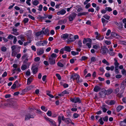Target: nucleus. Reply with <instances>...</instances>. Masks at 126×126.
Here are the masks:
<instances>
[{"mask_svg": "<svg viewBox=\"0 0 126 126\" xmlns=\"http://www.w3.org/2000/svg\"><path fill=\"white\" fill-rule=\"evenodd\" d=\"M71 79H73V80H77V82L79 83L82 82V79H79L80 76L78 74H71L70 76Z\"/></svg>", "mask_w": 126, "mask_h": 126, "instance_id": "nucleus-1", "label": "nucleus"}, {"mask_svg": "<svg viewBox=\"0 0 126 126\" xmlns=\"http://www.w3.org/2000/svg\"><path fill=\"white\" fill-rule=\"evenodd\" d=\"M47 43V42L46 40L40 41L37 42L36 43V45L37 46H46Z\"/></svg>", "mask_w": 126, "mask_h": 126, "instance_id": "nucleus-2", "label": "nucleus"}, {"mask_svg": "<svg viewBox=\"0 0 126 126\" xmlns=\"http://www.w3.org/2000/svg\"><path fill=\"white\" fill-rule=\"evenodd\" d=\"M77 14L76 13L73 12L71 13L68 17V20L69 21H71L75 19V17L77 16Z\"/></svg>", "mask_w": 126, "mask_h": 126, "instance_id": "nucleus-3", "label": "nucleus"}, {"mask_svg": "<svg viewBox=\"0 0 126 126\" xmlns=\"http://www.w3.org/2000/svg\"><path fill=\"white\" fill-rule=\"evenodd\" d=\"M70 100L71 101L75 103H79L81 102V100L79 97H75L74 98L71 97Z\"/></svg>", "mask_w": 126, "mask_h": 126, "instance_id": "nucleus-4", "label": "nucleus"}, {"mask_svg": "<svg viewBox=\"0 0 126 126\" xmlns=\"http://www.w3.org/2000/svg\"><path fill=\"white\" fill-rule=\"evenodd\" d=\"M101 90V91L99 93L101 97H102L103 96H104L106 95V90L105 89L103 88Z\"/></svg>", "mask_w": 126, "mask_h": 126, "instance_id": "nucleus-5", "label": "nucleus"}, {"mask_svg": "<svg viewBox=\"0 0 126 126\" xmlns=\"http://www.w3.org/2000/svg\"><path fill=\"white\" fill-rule=\"evenodd\" d=\"M43 31L42 30L40 32H38L35 34V36H39L40 35H41L40 38V40H42L43 39Z\"/></svg>", "mask_w": 126, "mask_h": 126, "instance_id": "nucleus-6", "label": "nucleus"}, {"mask_svg": "<svg viewBox=\"0 0 126 126\" xmlns=\"http://www.w3.org/2000/svg\"><path fill=\"white\" fill-rule=\"evenodd\" d=\"M33 118L34 117L32 115L28 113L25 115V121H26L29 120L31 118Z\"/></svg>", "mask_w": 126, "mask_h": 126, "instance_id": "nucleus-7", "label": "nucleus"}, {"mask_svg": "<svg viewBox=\"0 0 126 126\" xmlns=\"http://www.w3.org/2000/svg\"><path fill=\"white\" fill-rule=\"evenodd\" d=\"M48 62L50 64H54L56 63L55 59L52 57H49L48 59Z\"/></svg>", "mask_w": 126, "mask_h": 126, "instance_id": "nucleus-8", "label": "nucleus"}, {"mask_svg": "<svg viewBox=\"0 0 126 126\" xmlns=\"http://www.w3.org/2000/svg\"><path fill=\"white\" fill-rule=\"evenodd\" d=\"M111 37L115 38H118L120 37V36L117 33L114 32H112L111 33Z\"/></svg>", "mask_w": 126, "mask_h": 126, "instance_id": "nucleus-9", "label": "nucleus"}, {"mask_svg": "<svg viewBox=\"0 0 126 126\" xmlns=\"http://www.w3.org/2000/svg\"><path fill=\"white\" fill-rule=\"evenodd\" d=\"M101 51L102 54H104L106 53L107 52H108V50L107 48L105 46L101 49Z\"/></svg>", "mask_w": 126, "mask_h": 126, "instance_id": "nucleus-10", "label": "nucleus"}, {"mask_svg": "<svg viewBox=\"0 0 126 126\" xmlns=\"http://www.w3.org/2000/svg\"><path fill=\"white\" fill-rule=\"evenodd\" d=\"M34 87V86H33L31 85L30 86L28 87H27L26 88L24 89L23 90V92H25L28 91L30 90H31Z\"/></svg>", "mask_w": 126, "mask_h": 126, "instance_id": "nucleus-11", "label": "nucleus"}, {"mask_svg": "<svg viewBox=\"0 0 126 126\" xmlns=\"http://www.w3.org/2000/svg\"><path fill=\"white\" fill-rule=\"evenodd\" d=\"M66 13V11L64 9H62L60 11L58 12L57 13V14L58 15H63L65 14Z\"/></svg>", "mask_w": 126, "mask_h": 126, "instance_id": "nucleus-12", "label": "nucleus"}, {"mask_svg": "<svg viewBox=\"0 0 126 126\" xmlns=\"http://www.w3.org/2000/svg\"><path fill=\"white\" fill-rule=\"evenodd\" d=\"M101 88L100 87L98 86H95L94 89V91L96 92H97L101 90Z\"/></svg>", "mask_w": 126, "mask_h": 126, "instance_id": "nucleus-13", "label": "nucleus"}, {"mask_svg": "<svg viewBox=\"0 0 126 126\" xmlns=\"http://www.w3.org/2000/svg\"><path fill=\"white\" fill-rule=\"evenodd\" d=\"M92 41L91 39L90 38H88L87 39L84 38L83 42V44H84L86 43L87 42L91 43Z\"/></svg>", "mask_w": 126, "mask_h": 126, "instance_id": "nucleus-14", "label": "nucleus"}, {"mask_svg": "<svg viewBox=\"0 0 126 126\" xmlns=\"http://www.w3.org/2000/svg\"><path fill=\"white\" fill-rule=\"evenodd\" d=\"M68 40H69L70 41L73 42L74 41V38L73 36L71 34H70L68 36Z\"/></svg>", "mask_w": 126, "mask_h": 126, "instance_id": "nucleus-15", "label": "nucleus"}, {"mask_svg": "<svg viewBox=\"0 0 126 126\" xmlns=\"http://www.w3.org/2000/svg\"><path fill=\"white\" fill-rule=\"evenodd\" d=\"M63 48L64 50L66 52H70L71 51V49L69 46H65Z\"/></svg>", "mask_w": 126, "mask_h": 126, "instance_id": "nucleus-16", "label": "nucleus"}, {"mask_svg": "<svg viewBox=\"0 0 126 126\" xmlns=\"http://www.w3.org/2000/svg\"><path fill=\"white\" fill-rule=\"evenodd\" d=\"M124 108L123 106L119 105L116 108V111L117 112H119L121 109Z\"/></svg>", "mask_w": 126, "mask_h": 126, "instance_id": "nucleus-17", "label": "nucleus"}, {"mask_svg": "<svg viewBox=\"0 0 126 126\" xmlns=\"http://www.w3.org/2000/svg\"><path fill=\"white\" fill-rule=\"evenodd\" d=\"M48 122H50V124L52 125H54L55 126H56L55 122L53 120L50 119L49 120H48Z\"/></svg>", "mask_w": 126, "mask_h": 126, "instance_id": "nucleus-18", "label": "nucleus"}, {"mask_svg": "<svg viewBox=\"0 0 126 126\" xmlns=\"http://www.w3.org/2000/svg\"><path fill=\"white\" fill-rule=\"evenodd\" d=\"M106 69L108 71L111 70V71H113L114 69V66H112L110 67L107 66L106 67Z\"/></svg>", "mask_w": 126, "mask_h": 126, "instance_id": "nucleus-19", "label": "nucleus"}, {"mask_svg": "<svg viewBox=\"0 0 126 126\" xmlns=\"http://www.w3.org/2000/svg\"><path fill=\"white\" fill-rule=\"evenodd\" d=\"M115 62H114V65L115 66V68H118V67L119 63L118 62L116 59L115 58L114 59Z\"/></svg>", "mask_w": 126, "mask_h": 126, "instance_id": "nucleus-20", "label": "nucleus"}, {"mask_svg": "<svg viewBox=\"0 0 126 126\" xmlns=\"http://www.w3.org/2000/svg\"><path fill=\"white\" fill-rule=\"evenodd\" d=\"M18 83V81L17 80H16L14 82L13 85L11 86V88L13 89H15L16 88V84L17 83Z\"/></svg>", "mask_w": 126, "mask_h": 126, "instance_id": "nucleus-21", "label": "nucleus"}, {"mask_svg": "<svg viewBox=\"0 0 126 126\" xmlns=\"http://www.w3.org/2000/svg\"><path fill=\"white\" fill-rule=\"evenodd\" d=\"M113 92V90L111 89H110L106 90V95H109L110 94Z\"/></svg>", "mask_w": 126, "mask_h": 126, "instance_id": "nucleus-22", "label": "nucleus"}, {"mask_svg": "<svg viewBox=\"0 0 126 126\" xmlns=\"http://www.w3.org/2000/svg\"><path fill=\"white\" fill-rule=\"evenodd\" d=\"M12 30L14 32L12 34L16 35H18L19 33L18 32H17V30L16 29H14L13 28Z\"/></svg>", "mask_w": 126, "mask_h": 126, "instance_id": "nucleus-23", "label": "nucleus"}, {"mask_svg": "<svg viewBox=\"0 0 126 126\" xmlns=\"http://www.w3.org/2000/svg\"><path fill=\"white\" fill-rule=\"evenodd\" d=\"M69 36V34L66 33L63 34V35H61V37L62 38H63L64 39H66Z\"/></svg>", "mask_w": 126, "mask_h": 126, "instance_id": "nucleus-24", "label": "nucleus"}, {"mask_svg": "<svg viewBox=\"0 0 126 126\" xmlns=\"http://www.w3.org/2000/svg\"><path fill=\"white\" fill-rule=\"evenodd\" d=\"M88 14V12H83L82 13H79L78 14V16H79L82 15H84L86 14Z\"/></svg>", "mask_w": 126, "mask_h": 126, "instance_id": "nucleus-25", "label": "nucleus"}, {"mask_svg": "<svg viewBox=\"0 0 126 126\" xmlns=\"http://www.w3.org/2000/svg\"><path fill=\"white\" fill-rule=\"evenodd\" d=\"M64 121L67 124H68L72 122L71 120L70 119L68 118H65Z\"/></svg>", "mask_w": 126, "mask_h": 126, "instance_id": "nucleus-26", "label": "nucleus"}, {"mask_svg": "<svg viewBox=\"0 0 126 126\" xmlns=\"http://www.w3.org/2000/svg\"><path fill=\"white\" fill-rule=\"evenodd\" d=\"M119 25L118 26V29L119 30H121L123 28V25L122 23L121 22L119 23Z\"/></svg>", "mask_w": 126, "mask_h": 126, "instance_id": "nucleus-27", "label": "nucleus"}, {"mask_svg": "<svg viewBox=\"0 0 126 126\" xmlns=\"http://www.w3.org/2000/svg\"><path fill=\"white\" fill-rule=\"evenodd\" d=\"M49 34V30L48 28L46 29L44 31H43V34Z\"/></svg>", "mask_w": 126, "mask_h": 126, "instance_id": "nucleus-28", "label": "nucleus"}, {"mask_svg": "<svg viewBox=\"0 0 126 126\" xmlns=\"http://www.w3.org/2000/svg\"><path fill=\"white\" fill-rule=\"evenodd\" d=\"M18 37L19 38L21 39V40L22 41H24L25 40L24 39V35L21 34L18 36Z\"/></svg>", "mask_w": 126, "mask_h": 126, "instance_id": "nucleus-29", "label": "nucleus"}, {"mask_svg": "<svg viewBox=\"0 0 126 126\" xmlns=\"http://www.w3.org/2000/svg\"><path fill=\"white\" fill-rule=\"evenodd\" d=\"M17 47L16 45H14L12 46L11 48L12 49V51H16V49H18V47Z\"/></svg>", "mask_w": 126, "mask_h": 126, "instance_id": "nucleus-30", "label": "nucleus"}, {"mask_svg": "<svg viewBox=\"0 0 126 126\" xmlns=\"http://www.w3.org/2000/svg\"><path fill=\"white\" fill-rule=\"evenodd\" d=\"M19 52V50L18 49L17 52L15 51H12V56H15L17 54V52Z\"/></svg>", "mask_w": 126, "mask_h": 126, "instance_id": "nucleus-31", "label": "nucleus"}, {"mask_svg": "<svg viewBox=\"0 0 126 126\" xmlns=\"http://www.w3.org/2000/svg\"><path fill=\"white\" fill-rule=\"evenodd\" d=\"M106 106L105 105H104L102 106V107H101V108L102 110L104 112H105L107 111V109L105 108Z\"/></svg>", "mask_w": 126, "mask_h": 126, "instance_id": "nucleus-32", "label": "nucleus"}, {"mask_svg": "<svg viewBox=\"0 0 126 126\" xmlns=\"http://www.w3.org/2000/svg\"><path fill=\"white\" fill-rule=\"evenodd\" d=\"M38 70V68L37 67H36L33 69L32 70V72L34 74H36Z\"/></svg>", "mask_w": 126, "mask_h": 126, "instance_id": "nucleus-33", "label": "nucleus"}, {"mask_svg": "<svg viewBox=\"0 0 126 126\" xmlns=\"http://www.w3.org/2000/svg\"><path fill=\"white\" fill-rule=\"evenodd\" d=\"M102 62L104 64H106L107 65H110V63L105 59H104L102 61Z\"/></svg>", "mask_w": 126, "mask_h": 126, "instance_id": "nucleus-34", "label": "nucleus"}, {"mask_svg": "<svg viewBox=\"0 0 126 126\" xmlns=\"http://www.w3.org/2000/svg\"><path fill=\"white\" fill-rule=\"evenodd\" d=\"M44 52V50L43 49H41L39 51L37 52V54L39 55H40L43 53Z\"/></svg>", "mask_w": 126, "mask_h": 126, "instance_id": "nucleus-35", "label": "nucleus"}, {"mask_svg": "<svg viewBox=\"0 0 126 126\" xmlns=\"http://www.w3.org/2000/svg\"><path fill=\"white\" fill-rule=\"evenodd\" d=\"M97 39L99 40H103L104 38L103 37H101L100 35L96 36L95 37Z\"/></svg>", "mask_w": 126, "mask_h": 126, "instance_id": "nucleus-36", "label": "nucleus"}, {"mask_svg": "<svg viewBox=\"0 0 126 126\" xmlns=\"http://www.w3.org/2000/svg\"><path fill=\"white\" fill-rule=\"evenodd\" d=\"M102 22L103 24V25L104 23H107L108 22V21L106 20L105 19L103 18H102L101 19Z\"/></svg>", "mask_w": 126, "mask_h": 126, "instance_id": "nucleus-37", "label": "nucleus"}, {"mask_svg": "<svg viewBox=\"0 0 126 126\" xmlns=\"http://www.w3.org/2000/svg\"><path fill=\"white\" fill-rule=\"evenodd\" d=\"M32 81V78H28L27 79V84L29 85Z\"/></svg>", "mask_w": 126, "mask_h": 126, "instance_id": "nucleus-38", "label": "nucleus"}, {"mask_svg": "<svg viewBox=\"0 0 126 126\" xmlns=\"http://www.w3.org/2000/svg\"><path fill=\"white\" fill-rule=\"evenodd\" d=\"M47 93L46 94L48 96L51 98H53L54 97V96L53 95L49 94L50 92L49 91H47Z\"/></svg>", "mask_w": 126, "mask_h": 126, "instance_id": "nucleus-39", "label": "nucleus"}, {"mask_svg": "<svg viewBox=\"0 0 126 126\" xmlns=\"http://www.w3.org/2000/svg\"><path fill=\"white\" fill-rule=\"evenodd\" d=\"M57 65L58 66L60 67H63L64 65L63 64L60 62H58L57 63Z\"/></svg>", "mask_w": 126, "mask_h": 126, "instance_id": "nucleus-40", "label": "nucleus"}, {"mask_svg": "<svg viewBox=\"0 0 126 126\" xmlns=\"http://www.w3.org/2000/svg\"><path fill=\"white\" fill-rule=\"evenodd\" d=\"M39 4V2L37 0H35L33 1V4L35 6H37Z\"/></svg>", "mask_w": 126, "mask_h": 126, "instance_id": "nucleus-41", "label": "nucleus"}, {"mask_svg": "<svg viewBox=\"0 0 126 126\" xmlns=\"http://www.w3.org/2000/svg\"><path fill=\"white\" fill-rule=\"evenodd\" d=\"M27 68L26 65H22L21 67V69L22 70H25Z\"/></svg>", "mask_w": 126, "mask_h": 126, "instance_id": "nucleus-42", "label": "nucleus"}, {"mask_svg": "<svg viewBox=\"0 0 126 126\" xmlns=\"http://www.w3.org/2000/svg\"><path fill=\"white\" fill-rule=\"evenodd\" d=\"M41 109L45 111H46L47 110V108H46L45 106H43L41 107Z\"/></svg>", "mask_w": 126, "mask_h": 126, "instance_id": "nucleus-43", "label": "nucleus"}, {"mask_svg": "<svg viewBox=\"0 0 126 126\" xmlns=\"http://www.w3.org/2000/svg\"><path fill=\"white\" fill-rule=\"evenodd\" d=\"M103 17L107 20H109L110 18V16L107 14H106L104 15Z\"/></svg>", "mask_w": 126, "mask_h": 126, "instance_id": "nucleus-44", "label": "nucleus"}, {"mask_svg": "<svg viewBox=\"0 0 126 126\" xmlns=\"http://www.w3.org/2000/svg\"><path fill=\"white\" fill-rule=\"evenodd\" d=\"M120 125L121 126H125L126 124H125L123 121H121L120 122Z\"/></svg>", "mask_w": 126, "mask_h": 126, "instance_id": "nucleus-45", "label": "nucleus"}, {"mask_svg": "<svg viewBox=\"0 0 126 126\" xmlns=\"http://www.w3.org/2000/svg\"><path fill=\"white\" fill-rule=\"evenodd\" d=\"M108 117L107 116H106L104 118H103V119L104 121L107 122L108 120Z\"/></svg>", "mask_w": 126, "mask_h": 126, "instance_id": "nucleus-46", "label": "nucleus"}, {"mask_svg": "<svg viewBox=\"0 0 126 126\" xmlns=\"http://www.w3.org/2000/svg\"><path fill=\"white\" fill-rule=\"evenodd\" d=\"M14 36H13L12 35L10 34L8 36L7 39H12Z\"/></svg>", "mask_w": 126, "mask_h": 126, "instance_id": "nucleus-47", "label": "nucleus"}, {"mask_svg": "<svg viewBox=\"0 0 126 126\" xmlns=\"http://www.w3.org/2000/svg\"><path fill=\"white\" fill-rule=\"evenodd\" d=\"M57 57L56 54L55 53H53L51 55L50 57H52V58H56Z\"/></svg>", "mask_w": 126, "mask_h": 126, "instance_id": "nucleus-48", "label": "nucleus"}, {"mask_svg": "<svg viewBox=\"0 0 126 126\" xmlns=\"http://www.w3.org/2000/svg\"><path fill=\"white\" fill-rule=\"evenodd\" d=\"M79 115V114L75 113L73 115V116L74 118H77Z\"/></svg>", "mask_w": 126, "mask_h": 126, "instance_id": "nucleus-49", "label": "nucleus"}, {"mask_svg": "<svg viewBox=\"0 0 126 126\" xmlns=\"http://www.w3.org/2000/svg\"><path fill=\"white\" fill-rule=\"evenodd\" d=\"M115 103V101L114 100H111L109 102V105H113Z\"/></svg>", "mask_w": 126, "mask_h": 126, "instance_id": "nucleus-50", "label": "nucleus"}, {"mask_svg": "<svg viewBox=\"0 0 126 126\" xmlns=\"http://www.w3.org/2000/svg\"><path fill=\"white\" fill-rule=\"evenodd\" d=\"M96 61V59L94 57H92L91 59V62H95Z\"/></svg>", "mask_w": 126, "mask_h": 126, "instance_id": "nucleus-51", "label": "nucleus"}, {"mask_svg": "<svg viewBox=\"0 0 126 126\" xmlns=\"http://www.w3.org/2000/svg\"><path fill=\"white\" fill-rule=\"evenodd\" d=\"M43 7V5H40L39 6V8L38 9V10L40 11H41L42 10Z\"/></svg>", "mask_w": 126, "mask_h": 126, "instance_id": "nucleus-52", "label": "nucleus"}, {"mask_svg": "<svg viewBox=\"0 0 126 126\" xmlns=\"http://www.w3.org/2000/svg\"><path fill=\"white\" fill-rule=\"evenodd\" d=\"M99 122H100V124L101 125H103L104 123V122L102 121V117L100 118V119L99 120Z\"/></svg>", "mask_w": 126, "mask_h": 126, "instance_id": "nucleus-53", "label": "nucleus"}, {"mask_svg": "<svg viewBox=\"0 0 126 126\" xmlns=\"http://www.w3.org/2000/svg\"><path fill=\"white\" fill-rule=\"evenodd\" d=\"M88 58V57H87L85 56H83L81 57V60L82 61L85 60L87 59Z\"/></svg>", "mask_w": 126, "mask_h": 126, "instance_id": "nucleus-54", "label": "nucleus"}, {"mask_svg": "<svg viewBox=\"0 0 126 126\" xmlns=\"http://www.w3.org/2000/svg\"><path fill=\"white\" fill-rule=\"evenodd\" d=\"M29 21V19L28 18H25L23 20V21L24 23H26L28 22Z\"/></svg>", "mask_w": 126, "mask_h": 126, "instance_id": "nucleus-55", "label": "nucleus"}, {"mask_svg": "<svg viewBox=\"0 0 126 126\" xmlns=\"http://www.w3.org/2000/svg\"><path fill=\"white\" fill-rule=\"evenodd\" d=\"M1 50L3 51H5L7 50V48L6 47H3L1 48Z\"/></svg>", "mask_w": 126, "mask_h": 126, "instance_id": "nucleus-56", "label": "nucleus"}, {"mask_svg": "<svg viewBox=\"0 0 126 126\" xmlns=\"http://www.w3.org/2000/svg\"><path fill=\"white\" fill-rule=\"evenodd\" d=\"M58 121L59 122V124H60L62 122L61 117L60 116H58Z\"/></svg>", "mask_w": 126, "mask_h": 126, "instance_id": "nucleus-57", "label": "nucleus"}, {"mask_svg": "<svg viewBox=\"0 0 126 126\" xmlns=\"http://www.w3.org/2000/svg\"><path fill=\"white\" fill-rule=\"evenodd\" d=\"M106 10V11H108L109 12H110L112 11V9L110 7H107L105 8Z\"/></svg>", "mask_w": 126, "mask_h": 126, "instance_id": "nucleus-58", "label": "nucleus"}, {"mask_svg": "<svg viewBox=\"0 0 126 126\" xmlns=\"http://www.w3.org/2000/svg\"><path fill=\"white\" fill-rule=\"evenodd\" d=\"M122 74L124 75H126V71L124 69H123L122 70Z\"/></svg>", "mask_w": 126, "mask_h": 126, "instance_id": "nucleus-59", "label": "nucleus"}, {"mask_svg": "<svg viewBox=\"0 0 126 126\" xmlns=\"http://www.w3.org/2000/svg\"><path fill=\"white\" fill-rule=\"evenodd\" d=\"M56 77H57L58 78V79L59 80H60L61 79V77L60 75V74H56Z\"/></svg>", "mask_w": 126, "mask_h": 126, "instance_id": "nucleus-60", "label": "nucleus"}, {"mask_svg": "<svg viewBox=\"0 0 126 126\" xmlns=\"http://www.w3.org/2000/svg\"><path fill=\"white\" fill-rule=\"evenodd\" d=\"M47 114L49 116H51L52 115L51 112L50 111H48L47 113Z\"/></svg>", "mask_w": 126, "mask_h": 126, "instance_id": "nucleus-61", "label": "nucleus"}, {"mask_svg": "<svg viewBox=\"0 0 126 126\" xmlns=\"http://www.w3.org/2000/svg\"><path fill=\"white\" fill-rule=\"evenodd\" d=\"M78 44L79 45V47H82V44L81 42V40H79V41Z\"/></svg>", "mask_w": 126, "mask_h": 126, "instance_id": "nucleus-62", "label": "nucleus"}, {"mask_svg": "<svg viewBox=\"0 0 126 126\" xmlns=\"http://www.w3.org/2000/svg\"><path fill=\"white\" fill-rule=\"evenodd\" d=\"M14 39L13 41V43L14 44H15L17 41V39L16 37L14 36Z\"/></svg>", "mask_w": 126, "mask_h": 126, "instance_id": "nucleus-63", "label": "nucleus"}, {"mask_svg": "<svg viewBox=\"0 0 126 126\" xmlns=\"http://www.w3.org/2000/svg\"><path fill=\"white\" fill-rule=\"evenodd\" d=\"M88 11L89 12H91L93 13L94 12V9L93 8H91L88 9Z\"/></svg>", "mask_w": 126, "mask_h": 126, "instance_id": "nucleus-64", "label": "nucleus"}]
</instances>
